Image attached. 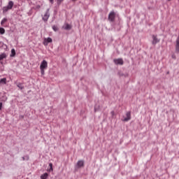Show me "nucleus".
<instances>
[{"instance_id":"1","label":"nucleus","mask_w":179,"mask_h":179,"mask_svg":"<svg viewBox=\"0 0 179 179\" xmlns=\"http://www.w3.org/2000/svg\"><path fill=\"white\" fill-rule=\"evenodd\" d=\"M14 3L10 1L6 6L3 7V13H6L8 10H10L13 8Z\"/></svg>"},{"instance_id":"2","label":"nucleus","mask_w":179,"mask_h":179,"mask_svg":"<svg viewBox=\"0 0 179 179\" xmlns=\"http://www.w3.org/2000/svg\"><path fill=\"white\" fill-rule=\"evenodd\" d=\"M115 12L114 10L110 11V13L108 15V20H109L111 23H113V22H115Z\"/></svg>"},{"instance_id":"3","label":"nucleus","mask_w":179,"mask_h":179,"mask_svg":"<svg viewBox=\"0 0 179 179\" xmlns=\"http://www.w3.org/2000/svg\"><path fill=\"white\" fill-rule=\"evenodd\" d=\"M50 18V8H48L42 17V20L43 22H48V19Z\"/></svg>"},{"instance_id":"4","label":"nucleus","mask_w":179,"mask_h":179,"mask_svg":"<svg viewBox=\"0 0 179 179\" xmlns=\"http://www.w3.org/2000/svg\"><path fill=\"white\" fill-rule=\"evenodd\" d=\"M82 167H85V161L83 160H79L76 166H75V169L76 170L78 169H82Z\"/></svg>"},{"instance_id":"5","label":"nucleus","mask_w":179,"mask_h":179,"mask_svg":"<svg viewBox=\"0 0 179 179\" xmlns=\"http://www.w3.org/2000/svg\"><path fill=\"white\" fill-rule=\"evenodd\" d=\"M48 68V63L45 60H43L40 65V69H47Z\"/></svg>"},{"instance_id":"6","label":"nucleus","mask_w":179,"mask_h":179,"mask_svg":"<svg viewBox=\"0 0 179 179\" xmlns=\"http://www.w3.org/2000/svg\"><path fill=\"white\" fill-rule=\"evenodd\" d=\"M113 62L115 65H124V60L122 59H115Z\"/></svg>"},{"instance_id":"7","label":"nucleus","mask_w":179,"mask_h":179,"mask_svg":"<svg viewBox=\"0 0 179 179\" xmlns=\"http://www.w3.org/2000/svg\"><path fill=\"white\" fill-rule=\"evenodd\" d=\"M126 117L124 119H122V121H123L124 122H128V121H129V120H131V112H127L126 113Z\"/></svg>"},{"instance_id":"8","label":"nucleus","mask_w":179,"mask_h":179,"mask_svg":"<svg viewBox=\"0 0 179 179\" xmlns=\"http://www.w3.org/2000/svg\"><path fill=\"white\" fill-rule=\"evenodd\" d=\"M160 40H159V38H157V37L155 35L152 36V45H156L157 44V43H159Z\"/></svg>"},{"instance_id":"9","label":"nucleus","mask_w":179,"mask_h":179,"mask_svg":"<svg viewBox=\"0 0 179 179\" xmlns=\"http://www.w3.org/2000/svg\"><path fill=\"white\" fill-rule=\"evenodd\" d=\"M176 52L179 53V35L176 39Z\"/></svg>"},{"instance_id":"10","label":"nucleus","mask_w":179,"mask_h":179,"mask_svg":"<svg viewBox=\"0 0 179 179\" xmlns=\"http://www.w3.org/2000/svg\"><path fill=\"white\" fill-rule=\"evenodd\" d=\"M62 29H64V30H71L72 29V25L69 24H66L64 26L62 27Z\"/></svg>"},{"instance_id":"11","label":"nucleus","mask_w":179,"mask_h":179,"mask_svg":"<svg viewBox=\"0 0 179 179\" xmlns=\"http://www.w3.org/2000/svg\"><path fill=\"white\" fill-rule=\"evenodd\" d=\"M48 173H45L41 176V179H48Z\"/></svg>"},{"instance_id":"12","label":"nucleus","mask_w":179,"mask_h":179,"mask_svg":"<svg viewBox=\"0 0 179 179\" xmlns=\"http://www.w3.org/2000/svg\"><path fill=\"white\" fill-rule=\"evenodd\" d=\"M6 57V53H2L1 55H0V61H2V59H5Z\"/></svg>"},{"instance_id":"13","label":"nucleus","mask_w":179,"mask_h":179,"mask_svg":"<svg viewBox=\"0 0 179 179\" xmlns=\"http://www.w3.org/2000/svg\"><path fill=\"white\" fill-rule=\"evenodd\" d=\"M1 84H3V85H6V78H1V80H0V85Z\"/></svg>"},{"instance_id":"14","label":"nucleus","mask_w":179,"mask_h":179,"mask_svg":"<svg viewBox=\"0 0 179 179\" xmlns=\"http://www.w3.org/2000/svg\"><path fill=\"white\" fill-rule=\"evenodd\" d=\"M17 86L19 87V89H20V90H23V89H24V86H23V84L22 83H18Z\"/></svg>"},{"instance_id":"15","label":"nucleus","mask_w":179,"mask_h":179,"mask_svg":"<svg viewBox=\"0 0 179 179\" xmlns=\"http://www.w3.org/2000/svg\"><path fill=\"white\" fill-rule=\"evenodd\" d=\"M15 55H16V50H15V49H12L10 57H15Z\"/></svg>"},{"instance_id":"16","label":"nucleus","mask_w":179,"mask_h":179,"mask_svg":"<svg viewBox=\"0 0 179 179\" xmlns=\"http://www.w3.org/2000/svg\"><path fill=\"white\" fill-rule=\"evenodd\" d=\"M6 22H8V18H3L1 22V26H3V24H5V23H6Z\"/></svg>"},{"instance_id":"17","label":"nucleus","mask_w":179,"mask_h":179,"mask_svg":"<svg viewBox=\"0 0 179 179\" xmlns=\"http://www.w3.org/2000/svg\"><path fill=\"white\" fill-rule=\"evenodd\" d=\"M52 30H54V31H58V30H59V29L58 28V27L57 25H53L52 27Z\"/></svg>"},{"instance_id":"18","label":"nucleus","mask_w":179,"mask_h":179,"mask_svg":"<svg viewBox=\"0 0 179 179\" xmlns=\"http://www.w3.org/2000/svg\"><path fill=\"white\" fill-rule=\"evenodd\" d=\"M0 34H5V29L0 27Z\"/></svg>"},{"instance_id":"19","label":"nucleus","mask_w":179,"mask_h":179,"mask_svg":"<svg viewBox=\"0 0 179 179\" xmlns=\"http://www.w3.org/2000/svg\"><path fill=\"white\" fill-rule=\"evenodd\" d=\"M45 40L47 43H52V39L51 38H48Z\"/></svg>"},{"instance_id":"20","label":"nucleus","mask_w":179,"mask_h":179,"mask_svg":"<svg viewBox=\"0 0 179 179\" xmlns=\"http://www.w3.org/2000/svg\"><path fill=\"white\" fill-rule=\"evenodd\" d=\"M29 155H25L24 157H22V160H29Z\"/></svg>"},{"instance_id":"21","label":"nucleus","mask_w":179,"mask_h":179,"mask_svg":"<svg viewBox=\"0 0 179 179\" xmlns=\"http://www.w3.org/2000/svg\"><path fill=\"white\" fill-rule=\"evenodd\" d=\"M45 69H41V75H45Z\"/></svg>"},{"instance_id":"22","label":"nucleus","mask_w":179,"mask_h":179,"mask_svg":"<svg viewBox=\"0 0 179 179\" xmlns=\"http://www.w3.org/2000/svg\"><path fill=\"white\" fill-rule=\"evenodd\" d=\"M110 114L112 115V117L114 118V115H115V112H114V110L110 112Z\"/></svg>"},{"instance_id":"23","label":"nucleus","mask_w":179,"mask_h":179,"mask_svg":"<svg viewBox=\"0 0 179 179\" xmlns=\"http://www.w3.org/2000/svg\"><path fill=\"white\" fill-rule=\"evenodd\" d=\"M24 118V115H20L19 116V120H23Z\"/></svg>"},{"instance_id":"24","label":"nucleus","mask_w":179,"mask_h":179,"mask_svg":"<svg viewBox=\"0 0 179 179\" xmlns=\"http://www.w3.org/2000/svg\"><path fill=\"white\" fill-rule=\"evenodd\" d=\"M64 0H57V5H59L60 3H62Z\"/></svg>"},{"instance_id":"25","label":"nucleus","mask_w":179,"mask_h":179,"mask_svg":"<svg viewBox=\"0 0 179 179\" xmlns=\"http://www.w3.org/2000/svg\"><path fill=\"white\" fill-rule=\"evenodd\" d=\"M49 166H50V171H52V164H51V163H50L49 164Z\"/></svg>"},{"instance_id":"26","label":"nucleus","mask_w":179,"mask_h":179,"mask_svg":"<svg viewBox=\"0 0 179 179\" xmlns=\"http://www.w3.org/2000/svg\"><path fill=\"white\" fill-rule=\"evenodd\" d=\"M118 75H119V76H124V73H121V71L118 72Z\"/></svg>"},{"instance_id":"27","label":"nucleus","mask_w":179,"mask_h":179,"mask_svg":"<svg viewBox=\"0 0 179 179\" xmlns=\"http://www.w3.org/2000/svg\"><path fill=\"white\" fill-rule=\"evenodd\" d=\"M2 102H0V111L2 110Z\"/></svg>"},{"instance_id":"28","label":"nucleus","mask_w":179,"mask_h":179,"mask_svg":"<svg viewBox=\"0 0 179 179\" xmlns=\"http://www.w3.org/2000/svg\"><path fill=\"white\" fill-rule=\"evenodd\" d=\"M40 8H41V6H40V5H38L36 6V9H40Z\"/></svg>"},{"instance_id":"29","label":"nucleus","mask_w":179,"mask_h":179,"mask_svg":"<svg viewBox=\"0 0 179 179\" xmlns=\"http://www.w3.org/2000/svg\"><path fill=\"white\" fill-rule=\"evenodd\" d=\"M50 3H54V0H49Z\"/></svg>"},{"instance_id":"30","label":"nucleus","mask_w":179,"mask_h":179,"mask_svg":"<svg viewBox=\"0 0 179 179\" xmlns=\"http://www.w3.org/2000/svg\"><path fill=\"white\" fill-rule=\"evenodd\" d=\"M170 74V71L166 72V75H169Z\"/></svg>"},{"instance_id":"31","label":"nucleus","mask_w":179,"mask_h":179,"mask_svg":"<svg viewBox=\"0 0 179 179\" xmlns=\"http://www.w3.org/2000/svg\"><path fill=\"white\" fill-rule=\"evenodd\" d=\"M169 1H171V0H168Z\"/></svg>"},{"instance_id":"32","label":"nucleus","mask_w":179,"mask_h":179,"mask_svg":"<svg viewBox=\"0 0 179 179\" xmlns=\"http://www.w3.org/2000/svg\"><path fill=\"white\" fill-rule=\"evenodd\" d=\"M94 110L96 111V108H94Z\"/></svg>"},{"instance_id":"33","label":"nucleus","mask_w":179,"mask_h":179,"mask_svg":"<svg viewBox=\"0 0 179 179\" xmlns=\"http://www.w3.org/2000/svg\"><path fill=\"white\" fill-rule=\"evenodd\" d=\"M73 1H76V0H73Z\"/></svg>"},{"instance_id":"34","label":"nucleus","mask_w":179,"mask_h":179,"mask_svg":"<svg viewBox=\"0 0 179 179\" xmlns=\"http://www.w3.org/2000/svg\"><path fill=\"white\" fill-rule=\"evenodd\" d=\"M0 44H1V43L0 42Z\"/></svg>"}]
</instances>
